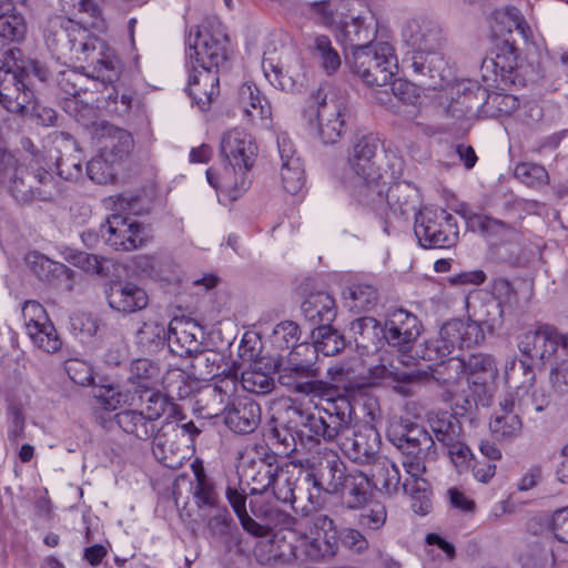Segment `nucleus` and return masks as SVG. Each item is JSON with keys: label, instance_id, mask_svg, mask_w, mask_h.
Instances as JSON below:
<instances>
[{"label": "nucleus", "instance_id": "f257e3e1", "mask_svg": "<svg viewBox=\"0 0 568 568\" xmlns=\"http://www.w3.org/2000/svg\"><path fill=\"white\" fill-rule=\"evenodd\" d=\"M89 29L84 22L55 16L48 20L44 29V42L58 60L85 63L92 68V77L114 82L119 78L116 59L106 42ZM84 70L85 67L81 65Z\"/></svg>", "mask_w": 568, "mask_h": 568}, {"label": "nucleus", "instance_id": "f03ea898", "mask_svg": "<svg viewBox=\"0 0 568 568\" xmlns=\"http://www.w3.org/2000/svg\"><path fill=\"white\" fill-rule=\"evenodd\" d=\"M485 338L481 326L475 321L446 322L437 338L428 341L423 357L434 362L429 375L439 385L455 384L464 375L463 358L450 356L456 348L471 347Z\"/></svg>", "mask_w": 568, "mask_h": 568}, {"label": "nucleus", "instance_id": "7ed1b4c3", "mask_svg": "<svg viewBox=\"0 0 568 568\" xmlns=\"http://www.w3.org/2000/svg\"><path fill=\"white\" fill-rule=\"evenodd\" d=\"M220 151L226 164L222 173L206 170L209 184L231 201L237 200L251 184L248 171L257 156V144L245 130L233 128L223 133Z\"/></svg>", "mask_w": 568, "mask_h": 568}, {"label": "nucleus", "instance_id": "20e7f679", "mask_svg": "<svg viewBox=\"0 0 568 568\" xmlns=\"http://www.w3.org/2000/svg\"><path fill=\"white\" fill-rule=\"evenodd\" d=\"M0 185L21 203L51 201L59 193L51 172L42 166V156L32 155L22 164L7 150L0 148Z\"/></svg>", "mask_w": 568, "mask_h": 568}, {"label": "nucleus", "instance_id": "39448f33", "mask_svg": "<svg viewBox=\"0 0 568 568\" xmlns=\"http://www.w3.org/2000/svg\"><path fill=\"white\" fill-rule=\"evenodd\" d=\"M351 404L345 398L328 402L326 407L315 405L313 410H303L291 405L285 409L288 418H296L300 428L295 432L302 443L318 445L335 443L337 445L351 422Z\"/></svg>", "mask_w": 568, "mask_h": 568}, {"label": "nucleus", "instance_id": "423d86ee", "mask_svg": "<svg viewBox=\"0 0 568 568\" xmlns=\"http://www.w3.org/2000/svg\"><path fill=\"white\" fill-rule=\"evenodd\" d=\"M378 139L364 135L356 141L348 155V165L358 179L354 196L358 203L372 206L384 202V174L377 166L375 158L378 150Z\"/></svg>", "mask_w": 568, "mask_h": 568}, {"label": "nucleus", "instance_id": "0eeeda50", "mask_svg": "<svg viewBox=\"0 0 568 568\" xmlns=\"http://www.w3.org/2000/svg\"><path fill=\"white\" fill-rule=\"evenodd\" d=\"M32 77L43 82L50 71L34 59L14 62V68L0 60V105L11 113H22L34 100Z\"/></svg>", "mask_w": 568, "mask_h": 568}, {"label": "nucleus", "instance_id": "6e6552de", "mask_svg": "<svg viewBox=\"0 0 568 568\" xmlns=\"http://www.w3.org/2000/svg\"><path fill=\"white\" fill-rule=\"evenodd\" d=\"M262 70L266 80L277 89L293 91L304 77L302 58L292 45L271 36L264 42Z\"/></svg>", "mask_w": 568, "mask_h": 568}, {"label": "nucleus", "instance_id": "1a4fd4ad", "mask_svg": "<svg viewBox=\"0 0 568 568\" xmlns=\"http://www.w3.org/2000/svg\"><path fill=\"white\" fill-rule=\"evenodd\" d=\"M348 471L341 457L333 450L325 452L315 469H307L303 484L306 485L307 504L302 506V513L310 515L317 511L324 504L322 494H337L343 489V483Z\"/></svg>", "mask_w": 568, "mask_h": 568}, {"label": "nucleus", "instance_id": "9d476101", "mask_svg": "<svg viewBox=\"0 0 568 568\" xmlns=\"http://www.w3.org/2000/svg\"><path fill=\"white\" fill-rule=\"evenodd\" d=\"M347 62L352 72L371 87L387 85L398 68L394 49L387 42L356 48L347 58Z\"/></svg>", "mask_w": 568, "mask_h": 568}, {"label": "nucleus", "instance_id": "9b49d317", "mask_svg": "<svg viewBox=\"0 0 568 568\" xmlns=\"http://www.w3.org/2000/svg\"><path fill=\"white\" fill-rule=\"evenodd\" d=\"M315 101L317 132L326 144H334L346 133L349 119V100L345 91L331 85L321 87Z\"/></svg>", "mask_w": 568, "mask_h": 568}, {"label": "nucleus", "instance_id": "f8f14e48", "mask_svg": "<svg viewBox=\"0 0 568 568\" xmlns=\"http://www.w3.org/2000/svg\"><path fill=\"white\" fill-rule=\"evenodd\" d=\"M229 42L223 23L215 17L206 18L197 27L194 41L189 40L187 55L199 68L220 70L227 62Z\"/></svg>", "mask_w": 568, "mask_h": 568}, {"label": "nucleus", "instance_id": "ddd939ff", "mask_svg": "<svg viewBox=\"0 0 568 568\" xmlns=\"http://www.w3.org/2000/svg\"><path fill=\"white\" fill-rule=\"evenodd\" d=\"M414 232L425 248H449L459 239L456 219L444 209H422L415 216Z\"/></svg>", "mask_w": 568, "mask_h": 568}, {"label": "nucleus", "instance_id": "4468645a", "mask_svg": "<svg viewBox=\"0 0 568 568\" xmlns=\"http://www.w3.org/2000/svg\"><path fill=\"white\" fill-rule=\"evenodd\" d=\"M517 346L529 359L545 363L559 352L568 355V334L552 324L538 323L517 336Z\"/></svg>", "mask_w": 568, "mask_h": 568}, {"label": "nucleus", "instance_id": "2eb2a0df", "mask_svg": "<svg viewBox=\"0 0 568 568\" xmlns=\"http://www.w3.org/2000/svg\"><path fill=\"white\" fill-rule=\"evenodd\" d=\"M304 344L296 346L291 352L287 365L280 371L278 381L294 392L310 396L311 398H326L331 395V387L327 383L317 379L318 369L313 358L297 361V357L305 351Z\"/></svg>", "mask_w": 568, "mask_h": 568}, {"label": "nucleus", "instance_id": "dca6fc26", "mask_svg": "<svg viewBox=\"0 0 568 568\" xmlns=\"http://www.w3.org/2000/svg\"><path fill=\"white\" fill-rule=\"evenodd\" d=\"M213 383L202 386L195 395L196 410L206 418L224 415L231 400L239 393V377L236 372L217 374L213 369L209 373Z\"/></svg>", "mask_w": 568, "mask_h": 568}, {"label": "nucleus", "instance_id": "f3484780", "mask_svg": "<svg viewBox=\"0 0 568 568\" xmlns=\"http://www.w3.org/2000/svg\"><path fill=\"white\" fill-rule=\"evenodd\" d=\"M337 446L345 457L357 465H372L382 456L379 433L368 423L352 425L349 422Z\"/></svg>", "mask_w": 568, "mask_h": 568}, {"label": "nucleus", "instance_id": "a211bd4d", "mask_svg": "<svg viewBox=\"0 0 568 568\" xmlns=\"http://www.w3.org/2000/svg\"><path fill=\"white\" fill-rule=\"evenodd\" d=\"M105 243L115 251H132L144 246L150 234L148 229L132 217L112 214L101 226Z\"/></svg>", "mask_w": 568, "mask_h": 568}, {"label": "nucleus", "instance_id": "6ab92c4d", "mask_svg": "<svg viewBox=\"0 0 568 568\" xmlns=\"http://www.w3.org/2000/svg\"><path fill=\"white\" fill-rule=\"evenodd\" d=\"M481 73L486 82L491 81L497 88L525 85V78L518 65L517 50L508 42L498 45L494 57L483 60Z\"/></svg>", "mask_w": 568, "mask_h": 568}, {"label": "nucleus", "instance_id": "aec40b11", "mask_svg": "<svg viewBox=\"0 0 568 568\" xmlns=\"http://www.w3.org/2000/svg\"><path fill=\"white\" fill-rule=\"evenodd\" d=\"M526 412L528 404L519 398V392L505 394L489 422L493 437L498 442H511L517 438L523 430L520 414Z\"/></svg>", "mask_w": 568, "mask_h": 568}, {"label": "nucleus", "instance_id": "412c9836", "mask_svg": "<svg viewBox=\"0 0 568 568\" xmlns=\"http://www.w3.org/2000/svg\"><path fill=\"white\" fill-rule=\"evenodd\" d=\"M464 101L468 110L476 108L489 118L511 114L519 106L516 95L505 92H488L475 82L468 81L463 90Z\"/></svg>", "mask_w": 568, "mask_h": 568}, {"label": "nucleus", "instance_id": "4be33fe9", "mask_svg": "<svg viewBox=\"0 0 568 568\" xmlns=\"http://www.w3.org/2000/svg\"><path fill=\"white\" fill-rule=\"evenodd\" d=\"M336 38L344 47L356 48L372 45L377 33V23L373 12L365 9L357 14L345 16L336 23Z\"/></svg>", "mask_w": 568, "mask_h": 568}, {"label": "nucleus", "instance_id": "5701e85b", "mask_svg": "<svg viewBox=\"0 0 568 568\" xmlns=\"http://www.w3.org/2000/svg\"><path fill=\"white\" fill-rule=\"evenodd\" d=\"M306 470L293 462L275 465L274 479L271 486L273 496L283 504H290L298 513V500L306 498V485L303 478Z\"/></svg>", "mask_w": 568, "mask_h": 568}, {"label": "nucleus", "instance_id": "b1692460", "mask_svg": "<svg viewBox=\"0 0 568 568\" xmlns=\"http://www.w3.org/2000/svg\"><path fill=\"white\" fill-rule=\"evenodd\" d=\"M422 329V322L414 313L397 308L387 316L384 336L390 346L406 353L413 347Z\"/></svg>", "mask_w": 568, "mask_h": 568}, {"label": "nucleus", "instance_id": "393cba45", "mask_svg": "<svg viewBox=\"0 0 568 568\" xmlns=\"http://www.w3.org/2000/svg\"><path fill=\"white\" fill-rule=\"evenodd\" d=\"M104 294L110 308L122 314L139 312L149 304L145 290L133 282L113 281Z\"/></svg>", "mask_w": 568, "mask_h": 568}, {"label": "nucleus", "instance_id": "a878e982", "mask_svg": "<svg viewBox=\"0 0 568 568\" xmlns=\"http://www.w3.org/2000/svg\"><path fill=\"white\" fill-rule=\"evenodd\" d=\"M261 422V407L251 398H240L237 395L231 400L224 413V424L236 434L253 433Z\"/></svg>", "mask_w": 568, "mask_h": 568}, {"label": "nucleus", "instance_id": "bb28decb", "mask_svg": "<svg viewBox=\"0 0 568 568\" xmlns=\"http://www.w3.org/2000/svg\"><path fill=\"white\" fill-rule=\"evenodd\" d=\"M464 374L473 389L474 395L480 402L488 399V384L494 379L497 372L495 361L486 354H471L467 359L463 358Z\"/></svg>", "mask_w": 568, "mask_h": 568}, {"label": "nucleus", "instance_id": "cd10ccee", "mask_svg": "<svg viewBox=\"0 0 568 568\" xmlns=\"http://www.w3.org/2000/svg\"><path fill=\"white\" fill-rule=\"evenodd\" d=\"M98 144L99 151L119 165L131 154L134 140L129 131L105 123L101 125Z\"/></svg>", "mask_w": 568, "mask_h": 568}, {"label": "nucleus", "instance_id": "c85d7f7f", "mask_svg": "<svg viewBox=\"0 0 568 568\" xmlns=\"http://www.w3.org/2000/svg\"><path fill=\"white\" fill-rule=\"evenodd\" d=\"M219 70L193 68L189 75L187 91L197 106L207 110L213 99L220 93Z\"/></svg>", "mask_w": 568, "mask_h": 568}, {"label": "nucleus", "instance_id": "c756f323", "mask_svg": "<svg viewBox=\"0 0 568 568\" xmlns=\"http://www.w3.org/2000/svg\"><path fill=\"white\" fill-rule=\"evenodd\" d=\"M335 554V544L331 542L328 536L311 535L310 532H297L296 544L290 546L287 559L316 561Z\"/></svg>", "mask_w": 568, "mask_h": 568}, {"label": "nucleus", "instance_id": "7c9ffc66", "mask_svg": "<svg viewBox=\"0 0 568 568\" xmlns=\"http://www.w3.org/2000/svg\"><path fill=\"white\" fill-rule=\"evenodd\" d=\"M404 40L415 52L439 49L443 37L439 27L427 19H412L403 28Z\"/></svg>", "mask_w": 568, "mask_h": 568}, {"label": "nucleus", "instance_id": "2f4dec72", "mask_svg": "<svg viewBox=\"0 0 568 568\" xmlns=\"http://www.w3.org/2000/svg\"><path fill=\"white\" fill-rule=\"evenodd\" d=\"M200 332L201 328L192 322L172 321L168 327V345L171 352L181 357L200 353Z\"/></svg>", "mask_w": 568, "mask_h": 568}, {"label": "nucleus", "instance_id": "473e14b6", "mask_svg": "<svg viewBox=\"0 0 568 568\" xmlns=\"http://www.w3.org/2000/svg\"><path fill=\"white\" fill-rule=\"evenodd\" d=\"M413 68L418 74L428 77L429 88H442L448 81L450 71L438 49L415 52L413 57Z\"/></svg>", "mask_w": 568, "mask_h": 568}, {"label": "nucleus", "instance_id": "72a5a7b5", "mask_svg": "<svg viewBox=\"0 0 568 568\" xmlns=\"http://www.w3.org/2000/svg\"><path fill=\"white\" fill-rule=\"evenodd\" d=\"M301 310L305 320L314 327L332 324L337 315L335 300L326 292L310 294L302 303Z\"/></svg>", "mask_w": 568, "mask_h": 568}, {"label": "nucleus", "instance_id": "f704fd0d", "mask_svg": "<svg viewBox=\"0 0 568 568\" xmlns=\"http://www.w3.org/2000/svg\"><path fill=\"white\" fill-rule=\"evenodd\" d=\"M371 480L376 489L388 496L404 493L399 468L386 456L378 457L372 464Z\"/></svg>", "mask_w": 568, "mask_h": 568}, {"label": "nucleus", "instance_id": "c9c22d12", "mask_svg": "<svg viewBox=\"0 0 568 568\" xmlns=\"http://www.w3.org/2000/svg\"><path fill=\"white\" fill-rule=\"evenodd\" d=\"M116 425L129 436L139 440L153 439L161 427L148 418L140 409H123L114 416Z\"/></svg>", "mask_w": 568, "mask_h": 568}, {"label": "nucleus", "instance_id": "e433bc0d", "mask_svg": "<svg viewBox=\"0 0 568 568\" xmlns=\"http://www.w3.org/2000/svg\"><path fill=\"white\" fill-rule=\"evenodd\" d=\"M239 103L252 123L270 120L271 104L254 83L246 82L240 88Z\"/></svg>", "mask_w": 568, "mask_h": 568}, {"label": "nucleus", "instance_id": "4c0bfd02", "mask_svg": "<svg viewBox=\"0 0 568 568\" xmlns=\"http://www.w3.org/2000/svg\"><path fill=\"white\" fill-rule=\"evenodd\" d=\"M521 372L524 376L523 384L516 388L519 392V398H523L528 404V410L532 409L537 413L542 412L551 402V396L542 388H535L531 393L527 390V385H531L535 379V373L527 361L520 359L518 364H514L511 374Z\"/></svg>", "mask_w": 568, "mask_h": 568}, {"label": "nucleus", "instance_id": "58836bf2", "mask_svg": "<svg viewBox=\"0 0 568 568\" xmlns=\"http://www.w3.org/2000/svg\"><path fill=\"white\" fill-rule=\"evenodd\" d=\"M170 423H166L158 430L152 442L154 457L171 469L179 468L185 458L182 449L170 438Z\"/></svg>", "mask_w": 568, "mask_h": 568}, {"label": "nucleus", "instance_id": "ea45409f", "mask_svg": "<svg viewBox=\"0 0 568 568\" xmlns=\"http://www.w3.org/2000/svg\"><path fill=\"white\" fill-rule=\"evenodd\" d=\"M427 423L434 438L443 447L456 443L460 436L462 425L459 420L448 412H430L427 415Z\"/></svg>", "mask_w": 568, "mask_h": 568}, {"label": "nucleus", "instance_id": "a19ab883", "mask_svg": "<svg viewBox=\"0 0 568 568\" xmlns=\"http://www.w3.org/2000/svg\"><path fill=\"white\" fill-rule=\"evenodd\" d=\"M313 345H304L305 352L314 355L322 353L324 356H334L345 347L344 336L331 324L321 325L312 329Z\"/></svg>", "mask_w": 568, "mask_h": 568}, {"label": "nucleus", "instance_id": "79ce46f5", "mask_svg": "<svg viewBox=\"0 0 568 568\" xmlns=\"http://www.w3.org/2000/svg\"><path fill=\"white\" fill-rule=\"evenodd\" d=\"M308 48L313 61L325 74L333 75L339 70L342 60L329 37L325 34L315 36Z\"/></svg>", "mask_w": 568, "mask_h": 568}, {"label": "nucleus", "instance_id": "37998d69", "mask_svg": "<svg viewBox=\"0 0 568 568\" xmlns=\"http://www.w3.org/2000/svg\"><path fill=\"white\" fill-rule=\"evenodd\" d=\"M385 199L393 214L405 216L416 210L417 189L407 181L395 182Z\"/></svg>", "mask_w": 568, "mask_h": 568}, {"label": "nucleus", "instance_id": "c03bdc74", "mask_svg": "<svg viewBox=\"0 0 568 568\" xmlns=\"http://www.w3.org/2000/svg\"><path fill=\"white\" fill-rule=\"evenodd\" d=\"M371 485V477L363 471L357 469L348 471L343 483V489L339 491L346 496L347 507L357 509L365 505L369 496Z\"/></svg>", "mask_w": 568, "mask_h": 568}, {"label": "nucleus", "instance_id": "a18cd8bd", "mask_svg": "<svg viewBox=\"0 0 568 568\" xmlns=\"http://www.w3.org/2000/svg\"><path fill=\"white\" fill-rule=\"evenodd\" d=\"M159 365L149 358H138L130 364L128 382L141 390H151L159 383Z\"/></svg>", "mask_w": 568, "mask_h": 568}, {"label": "nucleus", "instance_id": "49530a36", "mask_svg": "<svg viewBox=\"0 0 568 568\" xmlns=\"http://www.w3.org/2000/svg\"><path fill=\"white\" fill-rule=\"evenodd\" d=\"M90 72L84 73L78 69H68L61 71L58 75V85L65 97L77 98L82 91H87V83L90 79L100 81L102 83H110L109 81H102L95 77H92V68H89ZM65 102V110L69 111L71 104L75 101L69 100Z\"/></svg>", "mask_w": 568, "mask_h": 568}, {"label": "nucleus", "instance_id": "de8ad7c7", "mask_svg": "<svg viewBox=\"0 0 568 568\" xmlns=\"http://www.w3.org/2000/svg\"><path fill=\"white\" fill-rule=\"evenodd\" d=\"M140 410L154 424L164 415L175 420L183 418L181 407L160 392H152Z\"/></svg>", "mask_w": 568, "mask_h": 568}, {"label": "nucleus", "instance_id": "09e8293b", "mask_svg": "<svg viewBox=\"0 0 568 568\" xmlns=\"http://www.w3.org/2000/svg\"><path fill=\"white\" fill-rule=\"evenodd\" d=\"M345 305L355 313L372 310L378 300L377 291L369 284H352L343 292Z\"/></svg>", "mask_w": 568, "mask_h": 568}, {"label": "nucleus", "instance_id": "8fccbe9b", "mask_svg": "<svg viewBox=\"0 0 568 568\" xmlns=\"http://www.w3.org/2000/svg\"><path fill=\"white\" fill-rule=\"evenodd\" d=\"M136 343L145 352H155L168 343L165 323L156 318H148L136 332Z\"/></svg>", "mask_w": 568, "mask_h": 568}, {"label": "nucleus", "instance_id": "3c124183", "mask_svg": "<svg viewBox=\"0 0 568 568\" xmlns=\"http://www.w3.org/2000/svg\"><path fill=\"white\" fill-rule=\"evenodd\" d=\"M60 8L68 14H87L88 20H83L91 29L98 32L106 30V23L102 12L91 0H59Z\"/></svg>", "mask_w": 568, "mask_h": 568}, {"label": "nucleus", "instance_id": "603ef678", "mask_svg": "<svg viewBox=\"0 0 568 568\" xmlns=\"http://www.w3.org/2000/svg\"><path fill=\"white\" fill-rule=\"evenodd\" d=\"M275 473V465L265 460L254 462L244 471V478L250 486V494H265L270 490Z\"/></svg>", "mask_w": 568, "mask_h": 568}, {"label": "nucleus", "instance_id": "864d4df0", "mask_svg": "<svg viewBox=\"0 0 568 568\" xmlns=\"http://www.w3.org/2000/svg\"><path fill=\"white\" fill-rule=\"evenodd\" d=\"M465 220L471 232H478L486 239L504 236L511 230L509 224L486 214L468 213Z\"/></svg>", "mask_w": 568, "mask_h": 568}, {"label": "nucleus", "instance_id": "5fc2aeb1", "mask_svg": "<svg viewBox=\"0 0 568 568\" xmlns=\"http://www.w3.org/2000/svg\"><path fill=\"white\" fill-rule=\"evenodd\" d=\"M94 398L98 405L108 412L122 406H132L135 402V394L131 390H121L114 386H101L95 389Z\"/></svg>", "mask_w": 568, "mask_h": 568}, {"label": "nucleus", "instance_id": "6e6d98bb", "mask_svg": "<svg viewBox=\"0 0 568 568\" xmlns=\"http://www.w3.org/2000/svg\"><path fill=\"white\" fill-rule=\"evenodd\" d=\"M387 520L386 506L381 501H371L368 505L361 507L357 517V526L366 534L381 530Z\"/></svg>", "mask_w": 568, "mask_h": 568}, {"label": "nucleus", "instance_id": "4d7b16f0", "mask_svg": "<svg viewBox=\"0 0 568 568\" xmlns=\"http://www.w3.org/2000/svg\"><path fill=\"white\" fill-rule=\"evenodd\" d=\"M27 263L29 268L32 271L39 280L51 283L54 277H58L67 273L68 267L58 262H53L44 255L33 252L28 254Z\"/></svg>", "mask_w": 568, "mask_h": 568}, {"label": "nucleus", "instance_id": "13d9d810", "mask_svg": "<svg viewBox=\"0 0 568 568\" xmlns=\"http://www.w3.org/2000/svg\"><path fill=\"white\" fill-rule=\"evenodd\" d=\"M28 31L24 17L13 11L4 13L0 17V38L9 42H22Z\"/></svg>", "mask_w": 568, "mask_h": 568}, {"label": "nucleus", "instance_id": "bf43d9fd", "mask_svg": "<svg viewBox=\"0 0 568 568\" xmlns=\"http://www.w3.org/2000/svg\"><path fill=\"white\" fill-rule=\"evenodd\" d=\"M27 335L34 346L45 353L53 354L62 347V341L51 321L40 327H36V332H27Z\"/></svg>", "mask_w": 568, "mask_h": 568}, {"label": "nucleus", "instance_id": "052dcab7", "mask_svg": "<svg viewBox=\"0 0 568 568\" xmlns=\"http://www.w3.org/2000/svg\"><path fill=\"white\" fill-rule=\"evenodd\" d=\"M409 495L412 498V509L415 514L426 516L433 508L432 504V491L427 480L416 481L415 486L404 484V493Z\"/></svg>", "mask_w": 568, "mask_h": 568}, {"label": "nucleus", "instance_id": "680f3d73", "mask_svg": "<svg viewBox=\"0 0 568 568\" xmlns=\"http://www.w3.org/2000/svg\"><path fill=\"white\" fill-rule=\"evenodd\" d=\"M115 162H111L103 153H99L92 158L87 164V174L90 180L98 184H106L115 178Z\"/></svg>", "mask_w": 568, "mask_h": 568}, {"label": "nucleus", "instance_id": "e2e57ef3", "mask_svg": "<svg viewBox=\"0 0 568 568\" xmlns=\"http://www.w3.org/2000/svg\"><path fill=\"white\" fill-rule=\"evenodd\" d=\"M281 179L290 194H297L305 184L304 165L301 160H292L290 164H281Z\"/></svg>", "mask_w": 568, "mask_h": 568}, {"label": "nucleus", "instance_id": "0e129e2a", "mask_svg": "<svg viewBox=\"0 0 568 568\" xmlns=\"http://www.w3.org/2000/svg\"><path fill=\"white\" fill-rule=\"evenodd\" d=\"M196 485L194 486L193 497L199 507H215L219 495L213 483L206 477L203 469L194 471Z\"/></svg>", "mask_w": 568, "mask_h": 568}, {"label": "nucleus", "instance_id": "69168bd1", "mask_svg": "<svg viewBox=\"0 0 568 568\" xmlns=\"http://www.w3.org/2000/svg\"><path fill=\"white\" fill-rule=\"evenodd\" d=\"M253 394H267L274 387L273 378L261 371H245L239 379V388Z\"/></svg>", "mask_w": 568, "mask_h": 568}, {"label": "nucleus", "instance_id": "338daca9", "mask_svg": "<svg viewBox=\"0 0 568 568\" xmlns=\"http://www.w3.org/2000/svg\"><path fill=\"white\" fill-rule=\"evenodd\" d=\"M514 175L520 182L531 187L544 185L549 179L548 172L542 165L530 162L518 163L515 166Z\"/></svg>", "mask_w": 568, "mask_h": 568}, {"label": "nucleus", "instance_id": "774afa93", "mask_svg": "<svg viewBox=\"0 0 568 568\" xmlns=\"http://www.w3.org/2000/svg\"><path fill=\"white\" fill-rule=\"evenodd\" d=\"M400 442L407 444L408 450L429 452L434 446L433 436L420 425L413 424L399 438Z\"/></svg>", "mask_w": 568, "mask_h": 568}]
</instances>
